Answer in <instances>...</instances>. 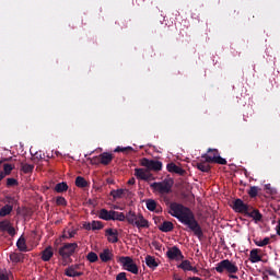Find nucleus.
<instances>
[{
    "label": "nucleus",
    "mask_w": 280,
    "mask_h": 280,
    "mask_svg": "<svg viewBox=\"0 0 280 280\" xmlns=\"http://www.w3.org/2000/svg\"><path fill=\"white\" fill-rule=\"evenodd\" d=\"M170 215L173 218H176L178 222L182 224H185V226H188L190 231L194 232V235L196 237H202L205 233L202 232V228L200 226V223H198V220H196V215L194 214V211L191 209L185 207L182 203L178 202H172L170 205Z\"/></svg>",
    "instance_id": "obj_1"
},
{
    "label": "nucleus",
    "mask_w": 280,
    "mask_h": 280,
    "mask_svg": "<svg viewBox=\"0 0 280 280\" xmlns=\"http://www.w3.org/2000/svg\"><path fill=\"white\" fill-rule=\"evenodd\" d=\"M215 272H219V275H223V272H226L230 277V279H237V272H240V268L237 267V264L229 260L223 259L220 262L217 264L214 267Z\"/></svg>",
    "instance_id": "obj_2"
},
{
    "label": "nucleus",
    "mask_w": 280,
    "mask_h": 280,
    "mask_svg": "<svg viewBox=\"0 0 280 280\" xmlns=\"http://www.w3.org/2000/svg\"><path fill=\"white\" fill-rule=\"evenodd\" d=\"M126 220L132 226H137V229H150V222L143 217V214H137V212L132 210L126 214Z\"/></svg>",
    "instance_id": "obj_3"
},
{
    "label": "nucleus",
    "mask_w": 280,
    "mask_h": 280,
    "mask_svg": "<svg viewBox=\"0 0 280 280\" xmlns=\"http://www.w3.org/2000/svg\"><path fill=\"white\" fill-rule=\"evenodd\" d=\"M206 163H217L218 165H226V159L220 156L218 149H208V153L201 155Z\"/></svg>",
    "instance_id": "obj_4"
},
{
    "label": "nucleus",
    "mask_w": 280,
    "mask_h": 280,
    "mask_svg": "<svg viewBox=\"0 0 280 280\" xmlns=\"http://www.w3.org/2000/svg\"><path fill=\"white\" fill-rule=\"evenodd\" d=\"M172 187H174V179L165 178L162 182H154L151 184V188L160 194H172Z\"/></svg>",
    "instance_id": "obj_5"
},
{
    "label": "nucleus",
    "mask_w": 280,
    "mask_h": 280,
    "mask_svg": "<svg viewBox=\"0 0 280 280\" xmlns=\"http://www.w3.org/2000/svg\"><path fill=\"white\" fill-rule=\"evenodd\" d=\"M118 261L120 266H122V270H127V272H131V275H139V266H137L132 257L121 256Z\"/></svg>",
    "instance_id": "obj_6"
},
{
    "label": "nucleus",
    "mask_w": 280,
    "mask_h": 280,
    "mask_svg": "<svg viewBox=\"0 0 280 280\" xmlns=\"http://www.w3.org/2000/svg\"><path fill=\"white\" fill-rule=\"evenodd\" d=\"M140 165L147 167L149 172H161V170H163V162L159 160H150L148 158H143L140 161Z\"/></svg>",
    "instance_id": "obj_7"
},
{
    "label": "nucleus",
    "mask_w": 280,
    "mask_h": 280,
    "mask_svg": "<svg viewBox=\"0 0 280 280\" xmlns=\"http://www.w3.org/2000/svg\"><path fill=\"white\" fill-rule=\"evenodd\" d=\"M78 248V243H68L65 244L62 247L59 248V255L62 259H69L75 253Z\"/></svg>",
    "instance_id": "obj_8"
},
{
    "label": "nucleus",
    "mask_w": 280,
    "mask_h": 280,
    "mask_svg": "<svg viewBox=\"0 0 280 280\" xmlns=\"http://www.w3.org/2000/svg\"><path fill=\"white\" fill-rule=\"evenodd\" d=\"M232 209L235 213H244L246 215L252 208L248 203H245L244 200L238 198L233 201Z\"/></svg>",
    "instance_id": "obj_9"
},
{
    "label": "nucleus",
    "mask_w": 280,
    "mask_h": 280,
    "mask_svg": "<svg viewBox=\"0 0 280 280\" xmlns=\"http://www.w3.org/2000/svg\"><path fill=\"white\" fill-rule=\"evenodd\" d=\"M166 256L173 261H180V259H185V256H183V252H180L178 246L170 247L166 252Z\"/></svg>",
    "instance_id": "obj_10"
},
{
    "label": "nucleus",
    "mask_w": 280,
    "mask_h": 280,
    "mask_svg": "<svg viewBox=\"0 0 280 280\" xmlns=\"http://www.w3.org/2000/svg\"><path fill=\"white\" fill-rule=\"evenodd\" d=\"M0 232L8 233L11 237L16 235V229L12 226V222H10V220L0 221Z\"/></svg>",
    "instance_id": "obj_11"
},
{
    "label": "nucleus",
    "mask_w": 280,
    "mask_h": 280,
    "mask_svg": "<svg viewBox=\"0 0 280 280\" xmlns=\"http://www.w3.org/2000/svg\"><path fill=\"white\" fill-rule=\"evenodd\" d=\"M166 170L171 174H178L179 176H185V174H186V171L183 167L176 165V163H174V162L168 163L166 165Z\"/></svg>",
    "instance_id": "obj_12"
},
{
    "label": "nucleus",
    "mask_w": 280,
    "mask_h": 280,
    "mask_svg": "<svg viewBox=\"0 0 280 280\" xmlns=\"http://www.w3.org/2000/svg\"><path fill=\"white\" fill-rule=\"evenodd\" d=\"M105 235L108 236L107 241L109 244H117V242H119V232L117 230L109 228L105 231Z\"/></svg>",
    "instance_id": "obj_13"
},
{
    "label": "nucleus",
    "mask_w": 280,
    "mask_h": 280,
    "mask_svg": "<svg viewBox=\"0 0 280 280\" xmlns=\"http://www.w3.org/2000/svg\"><path fill=\"white\" fill-rule=\"evenodd\" d=\"M135 176L140 180H152V174L145 168H135Z\"/></svg>",
    "instance_id": "obj_14"
},
{
    "label": "nucleus",
    "mask_w": 280,
    "mask_h": 280,
    "mask_svg": "<svg viewBox=\"0 0 280 280\" xmlns=\"http://www.w3.org/2000/svg\"><path fill=\"white\" fill-rule=\"evenodd\" d=\"M113 257L115 255L113 254V250L105 248L103 252L100 254V259L103 261V264H108V261H113Z\"/></svg>",
    "instance_id": "obj_15"
},
{
    "label": "nucleus",
    "mask_w": 280,
    "mask_h": 280,
    "mask_svg": "<svg viewBox=\"0 0 280 280\" xmlns=\"http://www.w3.org/2000/svg\"><path fill=\"white\" fill-rule=\"evenodd\" d=\"M259 253H261V250L257 248H254L249 252V261L252 264H259V261H261V256Z\"/></svg>",
    "instance_id": "obj_16"
},
{
    "label": "nucleus",
    "mask_w": 280,
    "mask_h": 280,
    "mask_svg": "<svg viewBox=\"0 0 280 280\" xmlns=\"http://www.w3.org/2000/svg\"><path fill=\"white\" fill-rule=\"evenodd\" d=\"M178 268H180L182 270H184L185 272H198V269H196V267L191 266V261L189 260H183L180 262V265L178 266Z\"/></svg>",
    "instance_id": "obj_17"
},
{
    "label": "nucleus",
    "mask_w": 280,
    "mask_h": 280,
    "mask_svg": "<svg viewBox=\"0 0 280 280\" xmlns=\"http://www.w3.org/2000/svg\"><path fill=\"white\" fill-rule=\"evenodd\" d=\"M98 218L100 220H105V222H110L113 218V210H107V209H101L98 212Z\"/></svg>",
    "instance_id": "obj_18"
},
{
    "label": "nucleus",
    "mask_w": 280,
    "mask_h": 280,
    "mask_svg": "<svg viewBox=\"0 0 280 280\" xmlns=\"http://www.w3.org/2000/svg\"><path fill=\"white\" fill-rule=\"evenodd\" d=\"M159 231L162 233H170L174 231V223L172 221H164L161 225L158 226Z\"/></svg>",
    "instance_id": "obj_19"
},
{
    "label": "nucleus",
    "mask_w": 280,
    "mask_h": 280,
    "mask_svg": "<svg viewBox=\"0 0 280 280\" xmlns=\"http://www.w3.org/2000/svg\"><path fill=\"white\" fill-rule=\"evenodd\" d=\"M51 257H54V248L48 246L42 252V261H50Z\"/></svg>",
    "instance_id": "obj_20"
},
{
    "label": "nucleus",
    "mask_w": 280,
    "mask_h": 280,
    "mask_svg": "<svg viewBox=\"0 0 280 280\" xmlns=\"http://www.w3.org/2000/svg\"><path fill=\"white\" fill-rule=\"evenodd\" d=\"M100 159H101V165H110V163L113 162V155L112 153H108V152L101 153Z\"/></svg>",
    "instance_id": "obj_21"
},
{
    "label": "nucleus",
    "mask_w": 280,
    "mask_h": 280,
    "mask_svg": "<svg viewBox=\"0 0 280 280\" xmlns=\"http://www.w3.org/2000/svg\"><path fill=\"white\" fill-rule=\"evenodd\" d=\"M210 162H207V160H205V162H199L196 164L197 170H199V172H203L206 174H209V172H211V165H209Z\"/></svg>",
    "instance_id": "obj_22"
},
{
    "label": "nucleus",
    "mask_w": 280,
    "mask_h": 280,
    "mask_svg": "<svg viewBox=\"0 0 280 280\" xmlns=\"http://www.w3.org/2000/svg\"><path fill=\"white\" fill-rule=\"evenodd\" d=\"M245 215H247V218H253V220H255V222H261V218H264L261 215V212H259V210L255 209L253 211H247V213H245Z\"/></svg>",
    "instance_id": "obj_23"
},
{
    "label": "nucleus",
    "mask_w": 280,
    "mask_h": 280,
    "mask_svg": "<svg viewBox=\"0 0 280 280\" xmlns=\"http://www.w3.org/2000/svg\"><path fill=\"white\" fill-rule=\"evenodd\" d=\"M145 264L148 268H151L152 270L159 268V262H156V258H154V256L148 255L145 257Z\"/></svg>",
    "instance_id": "obj_24"
},
{
    "label": "nucleus",
    "mask_w": 280,
    "mask_h": 280,
    "mask_svg": "<svg viewBox=\"0 0 280 280\" xmlns=\"http://www.w3.org/2000/svg\"><path fill=\"white\" fill-rule=\"evenodd\" d=\"M82 275H84V272L82 271H75L71 266H69L68 268L65 269V276L66 277H82Z\"/></svg>",
    "instance_id": "obj_25"
},
{
    "label": "nucleus",
    "mask_w": 280,
    "mask_h": 280,
    "mask_svg": "<svg viewBox=\"0 0 280 280\" xmlns=\"http://www.w3.org/2000/svg\"><path fill=\"white\" fill-rule=\"evenodd\" d=\"M126 192H128V189H114L110 191V196L114 198V200H117L119 198H124Z\"/></svg>",
    "instance_id": "obj_26"
},
{
    "label": "nucleus",
    "mask_w": 280,
    "mask_h": 280,
    "mask_svg": "<svg viewBox=\"0 0 280 280\" xmlns=\"http://www.w3.org/2000/svg\"><path fill=\"white\" fill-rule=\"evenodd\" d=\"M16 247L21 253H27V243L25 242V237L21 236L16 242Z\"/></svg>",
    "instance_id": "obj_27"
},
{
    "label": "nucleus",
    "mask_w": 280,
    "mask_h": 280,
    "mask_svg": "<svg viewBox=\"0 0 280 280\" xmlns=\"http://www.w3.org/2000/svg\"><path fill=\"white\" fill-rule=\"evenodd\" d=\"M112 220L113 221H118V222H125L126 221V214L124 212H118L115 210H112Z\"/></svg>",
    "instance_id": "obj_28"
},
{
    "label": "nucleus",
    "mask_w": 280,
    "mask_h": 280,
    "mask_svg": "<svg viewBox=\"0 0 280 280\" xmlns=\"http://www.w3.org/2000/svg\"><path fill=\"white\" fill-rule=\"evenodd\" d=\"M68 189H69V185H67V182L58 183L55 186V191H57V194H63V191H67Z\"/></svg>",
    "instance_id": "obj_29"
},
{
    "label": "nucleus",
    "mask_w": 280,
    "mask_h": 280,
    "mask_svg": "<svg viewBox=\"0 0 280 280\" xmlns=\"http://www.w3.org/2000/svg\"><path fill=\"white\" fill-rule=\"evenodd\" d=\"M12 209H14V207L10 205H5L4 207H2L0 210V218H5V215H10L12 213Z\"/></svg>",
    "instance_id": "obj_30"
},
{
    "label": "nucleus",
    "mask_w": 280,
    "mask_h": 280,
    "mask_svg": "<svg viewBox=\"0 0 280 280\" xmlns=\"http://www.w3.org/2000/svg\"><path fill=\"white\" fill-rule=\"evenodd\" d=\"M75 185H77V187L84 188V187H89V182H86V179H84V177L78 176L75 178Z\"/></svg>",
    "instance_id": "obj_31"
},
{
    "label": "nucleus",
    "mask_w": 280,
    "mask_h": 280,
    "mask_svg": "<svg viewBox=\"0 0 280 280\" xmlns=\"http://www.w3.org/2000/svg\"><path fill=\"white\" fill-rule=\"evenodd\" d=\"M148 211H156V201L154 199L145 200Z\"/></svg>",
    "instance_id": "obj_32"
},
{
    "label": "nucleus",
    "mask_w": 280,
    "mask_h": 280,
    "mask_svg": "<svg viewBox=\"0 0 280 280\" xmlns=\"http://www.w3.org/2000/svg\"><path fill=\"white\" fill-rule=\"evenodd\" d=\"M254 244L259 247L268 246L270 244V237H265L262 241L261 240H255Z\"/></svg>",
    "instance_id": "obj_33"
},
{
    "label": "nucleus",
    "mask_w": 280,
    "mask_h": 280,
    "mask_svg": "<svg viewBox=\"0 0 280 280\" xmlns=\"http://www.w3.org/2000/svg\"><path fill=\"white\" fill-rule=\"evenodd\" d=\"M249 198H257V195L259 194V187L252 186L249 190L247 191Z\"/></svg>",
    "instance_id": "obj_34"
},
{
    "label": "nucleus",
    "mask_w": 280,
    "mask_h": 280,
    "mask_svg": "<svg viewBox=\"0 0 280 280\" xmlns=\"http://www.w3.org/2000/svg\"><path fill=\"white\" fill-rule=\"evenodd\" d=\"M86 259H88V261H90V264H95V261H97L100 259V257L95 254V252H90L86 255Z\"/></svg>",
    "instance_id": "obj_35"
},
{
    "label": "nucleus",
    "mask_w": 280,
    "mask_h": 280,
    "mask_svg": "<svg viewBox=\"0 0 280 280\" xmlns=\"http://www.w3.org/2000/svg\"><path fill=\"white\" fill-rule=\"evenodd\" d=\"M104 223L102 221H92V231H102Z\"/></svg>",
    "instance_id": "obj_36"
},
{
    "label": "nucleus",
    "mask_w": 280,
    "mask_h": 280,
    "mask_svg": "<svg viewBox=\"0 0 280 280\" xmlns=\"http://www.w3.org/2000/svg\"><path fill=\"white\" fill-rule=\"evenodd\" d=\"M12 170H14V165L3 164V174H5V176H10V174H12Z\"/></svg>",
    "instance_id": "obj_37"
},
{
    "label": "nucleus",
    "mask_w": 280,
    "mask_h": 280,
    "mask_svg": "<svg viewBox=\"0 0 280 280\" xmlns=\"http://www.w3.org/2000/svg\"><path fill=\"white\" fill-rule=\"evenodd\" d=\"M10 260L13 262V264H19L22 259L21 257V254H16V253H12L10 254Z\"/></svg>",
    "instance_id": "obj_38"
},
{
    "label": "nucleus",
    "mask_w": 280,
    "mask_h": 280,
    "mask_svg": "<svg viewBox=\"0 0 280 280\" xmlns=\"http://www.w3.org/2000/svg\"><path fill=\"white\" fill-rule=\"evenodd\" d=\"M114 152H122L127 154V152H132V147H117Z\"/></svg>",
    "instance_id": "obj_39"
},
{
    "label": "nucleus",
    "mask_w": 280,
    "mask_h": 280,
    "mask_svg": "<svg viewBox=\"0 0 280 280\" xmlns=\"http://www.w3.org/2000/svg\"><path fill=\"white\" fill-rule=\"evenodd\" d=\"M0 280H10V271L8 269H0Z\"/></svg>",
    "instance_id": "obj_40"
},
{
    "label": "nucleus",
    "mask_w": 280,
    "mask_h": 280,
    "mask_svg": "<svg viewBox=\"0 0 280 280\" xmlns=\"http://www.w3.org/2000/svg\"><path fill=\"white\" fill-rule=\"evenodd\" d=\"M22 171L24 172V174H31V172H34V165H32V164H24L22 166Z\"/></svg>",
    "instance_id": "obj_41"
},
{
    "label": "nucleus",
    "mask_w": 280,
    "mask_h": 280,
    "mask_svg": "<svg viewBox=\"0 0 280 280\" xmlns=\"http://www.w3.org/2000/svg\"><path fill=\"white\" fill-rule=\"evenodd\" d=\"M56 205H58V207H67V199H65V197H57Z\"/></svg>",
    "instance_id": "obj_42"
},
{
    "label": "nucleus",
    "mask_w": 280,
    "mask_h": 280,
    "mask_svg": "<svg viewBox=\"0 0 280 280\" xmlns=\"http://www.w3.org/2000/svg\"><path fill=\"white\" fill-rule=\"evenodd\" d=\"M16 185H19V180H16V178L7 179V187H16Z\"/></svg>",
    "instance_id": "obj_43"
},
{
    "label": "nucleus",
    "mask_w": 280,
    "mask_h": 280,
    "mask_svg": "<svg viewBox=\"0 0 280 280\" xmlns=\"http://www.w3.org/2000/svg\"><path fill=\"white\" fill-rule=\"evenodd\" d=\"M75 233H78L75 230L68 231L66 234L62 235L65 240H71L72 237H75Z\"/></svg>",
    "instance_id": "obj_44"
},
{
    "label": "nucleus",
    "mask_w": 280,
    "mask_h": 280,
    "mask_svg": "<svg viewBox=\"0 0 280 280\" xmlns=\"http://www.w3.org/2000/svg\"><path fill=\"white\" fill-rule=\"evenodd\" d=\"M31 154L34 156V159H36V161H42L43 156H45L42 151H36L35 153L31 151Z\"/></svg>",
    "instance_id": "obj_45"
},
{
    "label": "nucleus",
    "mask_w": 280,
    "mask_h": 280,
    "mask_svg": "<svg viewBox=\"0 0 280 280\" xmlns=\"http://www.w3.org/2000/svg\"><path fill=\"white\" fill-rule=\"evenodd\" d=\"M147 56H149L150 58H154V56H156V52H154V48L150 47L145 50Z\"/></svg>",
    "instance_id": "obj_46"
},
{
    "label": "nucleus",
    "mask_w": 280,
    "mask_h": 280,
    "mask_svg": "<svg viewBox=\"0 0 280 280\" xmlns=\"http://www.w3.org/2000/svg\"><path fill=\"white\" fill-rule=\"evenodd\" d=\"M100 163H102L100 155L91 159V165H100Z\"/></svg>",
    "instance_id": "obj_47"
},
{
    "label": "nucleus",
    "mask_w": 280,
    "mask_h": 280,
    "mask_svg": "<svg viewBox=\"0 0 280 280\" xmlns=\"http://www.w3.org/2000/svg\"><path fill=\"white\" fill-rule=\"evenodd\" d=\"M116 280H128L126 272H120L116 276Z\"/></svg>",
    "instance_id": "obj_48"
},
{
    "label": "nucleus",
    "mask_w": 280,
    "mask_h": 280,
    "mask_svg": "<svg viewBox=\"0 0 280 280\" xmlns=\"http://www.w3.org/2000/svg\"><path fill=\"white\" fill-rule=\"evenodd\" d=\"M143 1L145 0H132V5H135L136 8H139V5L143 4Z\"/></svg>",
    "instance_id": "obj_49"
},
{
    "label": "nucleus",
    "mask_w": 280,
    "mask_h": 280,
    "mask_svg": "<svg viewBox=\"0 0 280 280\" xmlns=\"http://www.w3.org/2000/svg\"><path fill=\"white\" fill-rule=\"evenodd\" d=\"M85 230H86V231H93V225H92V223H88V225H85Z\"/></svg>",
    "instance_id": "obj_50"
},
{
    "label": "nucleus",
    "mask_w": 280,
    "mask_h": 280,
    "mask_svg": "<svg viewBox=\"0 0 280 280\" xmlns=\"http://www.w3.org/2000/svg\"><path fill=\"white\" fill-rule=\"evenodd\" d=\"M75 271L80 270V264L70 265Z\"/></svg>",
    "instance_id": "obj_51"
},
{
    "label": "nucleus",
    "mask_w": 280,
    "mask_h": 280,
    "mask_svg": "<svg viewBox=\"0 0 280 280\" xmlns=\"http://www.w3.org/2000/svg\"><path fill=\"white\" fill-rule=\"evenodd\" d=\"M127 183H128V185H135V183H136L135 177H131Z\"/></svg>",
    "instance_id": "obj_52"
},
{
    "label": "nucleus",
    "mask_w": 280,
    "mask_h": 280,
    "mask_svg": "<svg viewBox=\"0 0 280 280\" xmlns=\"http://www.w3.org/2000/svg\"><path fill=\"white\" fill-rule=\"evenodd\" d=\"M5 178V174L3 172H0V180H3Z\"/></svg>",
    "instance_id": "obj_53"
},
{
    "label": "nucleus",
    "mask_w": 280,
    "mask_h": 280,
    "mask_svg": "<svg viewBox=\"0 0 280 280\" xmlns=\"http://www.w3.org/2000/svg\"><path fill=\"white\" fill-rule=\"evenodd\" d=\"M268 273L271 276V277H275V275H277V272L275 270H269Z\"/></svg>",
    "instance_id": "obj_54"
},
{
    "label": "nucleus",
    "mask_w": 280,
    "mask_h": 280,
    "mask_svg": "<svg viewBox=\"0 0 280 280\" xmlns=\"http://www.w3.org/2000/svg\"><path fill=\"white\" fill-rule=\"evenodd\" d=\"M174 280H182L180 278H176V277H174Z\"/></svg>",
    "instance_id": "obj_55"
},
{
    "label": "nucleus",
    "mask_w": 280,
    "mask_h": 280,
    "mask_svg": "<svg viewBox=\"0 0 280 280\" xmlns=\"http://www.w3.org/2000/svg\"><path fill=\"white\" fill-rule=\"evenodd\" d=\"M91 214H92V215H95V211H92Z\"/></svg>",
    "instance_id": "obj_56"
},
{
    "label": "nucleus",
    "mask_w": 280,
    "mask_h": 280,
    "mask_svg": "<svg viewBox=\"0 0 280 280\" xmlns=\"http://www.w3.org/2000/svg\"><path fill=\"white\" fill-rule=\"evenodd\" d=\"M90 205H93V201L90 200Z\"/></svg>",
    "instance_id": "obj_57"
},
{
    "label": "nucleus",
    "mask_w": 280,
    "mask_h": 280,
    "mask_svg": "<svg viewBox=\"0 0 280 280\" xmlns=\"http://www.w3.org/2000/svg\"><path fill=\"white\" fill-rule=\"evenodd\" d=\"M211 156H213V152H211Z\"/></svg>",
    "instance_id": "obj_58"
}]
</instances>
